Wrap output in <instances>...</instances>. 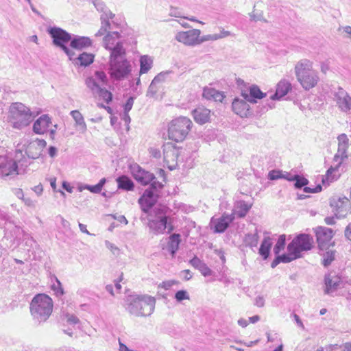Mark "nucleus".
Wrapping results in <instances>:
<instances>
[{"label":"nucleus","mask_w":351,"mask_h":351,"mask_svg":"<svg viewBox=\"0 0 351 351\" xmlns=\"http://www.w3.org/2000/svg\"><path fill=\"white\" fill-rule=\"evenodd\" d=\"M291 84L289 81L286 80H280L277 84L275 93L270 96V99L271 100H280L291 90Z\"/></svg>","instance_id":"25"},{"label":"nucleus","mask_w":351,"mask_h":351,"mask_svg":"<svg viewBox=\"0 0 351 351\" xmlns=\"http://www.w3.org/2000/svg\"><path fill=\"white\" fill-rule=\"evenodd\" d=\"M171 71H165V72H160L157 75L154 77V78L152 80V81L156 83H160L162 82L165 80L166 77L170 73Z\"/></svg>","instance_id":"49"},{"label":"nucleus","mask_w":351,"mask_h":351,"mask_svg":"<svg viewBox=\"0 0 351 351\" xmlns=\"http://www.w3.org/2000/svg\"><path fill=\"white\" fill-rule=\"evenodd\" d=\"M250 20L252 21L257 22V21H263L265 23L267 22V21L263 17V13H260V14L252 13L250 14Z\"/></svg>","instance_id":"55"},{"label":"nucleus","mask_w":351,"mask_h":351,"mask_svg":"<svg viewBox=\"0 0 351 351\" xmlns=\"http://www.w3.org/2000/svg\"><path fill=\"white\" fill-rule=\"evenodd\" d=\"M215 36H216L215 34L204 35L203 36H200V35H199V39H198V44H201V43L208 41V40H217V38H215Z\"/></svg>","instance_id":"56"},{"label":"nucleus","mask_w":351,"mask_h":351,"mask_svg":"<svg viewBox=\"0 0 351 351\" xmlns=\"http://www.w3.org/2000/svg\"><path fill=\"white\" fill-rule=\"evenodd\" d=\"M201 31L197 29H193L186 32H179L176 35V40L180 43L189 46L198 45L199 36Z\"/></svg>","instance_id":"17"},{"label":"nucleus","mask_w":351,"mask_h":351,"mask_svg":"<svg viewBox=\"0 0 351 351\" xmlns=\"http://www.w3.org/2000/svg\"><path fill=\"white\" fill-rule=\"evenodd\" d=\"M47 32L52 39V44L60 49L70 44L72 39L71 34L59 27H49Z\"/></svg>","instance_id":"9"},{"label":"nucleus","mask_w":351,"mask_h":351,"mask_svg":"<svg viewBox=\"0 0 351 351\" xmlns=\"http://www.w3.org/2000/svg\"><path fill=\"white\" fill-rule=\"evenodd\" d=\"M9 114V122L15 129L21 130L27 126L33 119L30 109L20 102L11 104Z\"/></svg>","instance_id":"4"},{"label":"nucleus","mask_w":351,"mask_h":351,"mask_svg":"<svg viewBox=\"0 0 351 351\" xmlns=\"http://www.w3.org/2000/svg\"><path fill=\"white\" fill-rule=\"evenodd\" d=\"M215 35H216V36L215 37V38H217V40H219L221 38L228 37L229 36H232V34L230 32L224 30L223 29L220 31L219 34H215Z\"/></svg>","instance_id":"60"},{"label":"nucleus","mask_w":351,"mask_h":351,"mask_svg":"<svg viewBox=\"0 0 351 351\" xmlns=\"http://www.w3.org/2000/svg\"><path fill=\"white\" fill-rule=\"evenodd\" d=\"M103 42L105 49L109 48L114 44L115 37H112V34H110L108 32L106 35L103 38Z\"/></svg>","instance_id":"45"},{"label":"nucleus","mask_w":351,"mask_h":351,"mask_svg":"<svg viewBox=\"0 0 351 351\" xmlns=\"http://www.w3.org/2000/svg\"><path fill=\"white\" fill-rule=\"evenodd\" d=\"M338 145H348V138L346 134H341L337 137Z\"/></svg>","instance_id":"59"},{"label":"nucleus","mask_w":351,"mask_h":351,"mask_svg":"<svg viewBox=\"0 0 351 351\" xmlns=\"http://www.w3.org/2000/svg\"><path fill=\"white\" fill-rule=\"evenodd\" d=\"M192 115L195 121L199 125L205 124L210 120V110L204 107L194 109Z\"/></svg>","instance_id":"26"},{"label":"nucleus","mask_w":351,"mask_h":351,"mask_svg":"<svg viewBox=\"0 0 351 351\" xmlns=\"http://www.w3.org/2000/svg\"><path fill=\"white\" fill-rule=\"evenodd\" d=\"M159 197L160 195L158 193H156V192L153 191L149 188L147 189L142 196L138 199V203L142 211L145 213H148L156 204Z\"/></svg>","instance_id":"16"},{"label":"nucleus","mask_w":351,"mask_h":351,"mask_svg":"<svg viewBox=\"0 0 351 351\" xmlns=\"http://www.w3.org/2000/svg\"><path fill=\"white\" fill-rule=\"evenodd\" d=\"M286 245V235L281 234L278 237L277 243L275 244L273 251L274 254H278L281 252L282 250H284Z\"/></svg>","instance_id":"39"},{"label":"nucleus","mask_w":351,"mask_h":351,"mask_svg":"<svg viewBox=\"0 0 351 351\" xmlns=\"http://www.w3.org/2000/svg\"><path fill=\"white\" fill-rule=\"evenodd\" d=\"M348 147V145H338V149H337V153L338 154H339V156H341L344 158H348V155H347Z\"/></svg>","instance_id":"57"},{"label":"nucleus","mask_w":351,"mask_h":351,"mask_svg":"<svg viewBox=\"0 0 351 351\" xmlns=\"http://www.w3.org/2000/svg\"><path fill=\"white\" fill-rule=\"evenodd\" d=\"M203 263L204 262L197 256H194V257L189 261V264L197 270L203 265Z\"/></svg>","instance_id":"52"},{"label":"nucleus","mask_w":351,"mask_h":351,"mask_svg":"<svg viewBox=\"0 0 351 351\" xmlns=\"http://www.w3.org/2000/svg\"><path fill=\"white\" fill-rule=\"evenodd\" d=\"M56 283H53L51 288L54 291L55 295L58 298H61L64 294V290L62 287L61 282L57 277H55Z\"/></svg>","instance_id":"40"},{"label":"nucleus","mask_w":351,"mask_h":351,"mask_svg":"<svg viewBox=\"0 0 351 351\" xmlns=\"http://www.w3.org/2000/svg\"><path fill=\"white\" fill-rule=\"evenodd\" d=\"M156 84H156L153 81H152L150 85L148 87L147 93H146V96L147 97H151V98L156 97V95L158 91V88L156 86Z\"/></svg>","instance_id":"43"},{"label":"nucleus","mask_w":351,"mask_h":351,"mask_svg":"<svg viewBox=\"0 0 351 351\" xmlns=\"http://www.w3.org/2000/svg\"><path fill=\"white\" fill-rule=\"evenodd\" d=\"M179 282L176 280H167L163 281L161 284L159 285V287H162L165 290L169 289L173 285H178Z\"/></svg>","instance_id":"54"},{"label":"nucleus","mask_w":351,"mask_h":351,"mask_svg":"<svg viewBox=\"0 0 351 351\" xmlns=\"http://www.w3.org/2000/svg\"><path fill=\"white\" fill-rule=\"evenodd\" d=\"M101 26L104 27L106 30L109 32L108 30L111 28V24L110 21L108 20L107 16L106 15H101Z\"/></svg>","instance_id":"53"},{"label":"nucleus","mask_w":351,"mask_h":351,"mask_svg":"<svg viewBox=\"0 0 351 351\" xmlns=\"http://www.w3.org/2000/svg\"><path fill=\"white\" fill-rule=\"evenodd\" d=\"M181 243V235L179 233H173L169 237L167 243V250L172 257H175L179 245Z\"/></svg>","instance_id":"30"},{"label":"nucleus","mask_w":351,"mask_h":351,"mask_svg":"<svg viewBox=\"0 0 351 351\" xmlns=\"http://www.w3.org/2000/svg\"><path fill=\"white\" fill-rule=\"evenodd\" d=\"M174 298L178 302H181L184 300H189V295L186 290H179L176 291Z\"/></svg>","instance_id":"44"},{"label":"nucleus","mask_w":351,"mask_h":351,"mask_svg":"<svg viewBox=\"0 0 351 351\" xmlns=\"http://www.w3.org/2000/svg\"><path fill=\"white\" fill-rule=\"evenodd\" d=\"M96 82H99L102 86H107L109 83L106 73L104 71H95L94 76H92Z\"/></svg>","instance_id":"38"},{"label":"nucleus","mask_w":351,"mask_h":351,"mask_svg":"<svg viewBox=\"0 0 351 351\" xmlns=\"http://www.w3.org/2000/svg\"><path fill=\"white\" fill-rule=\"evenodd\" d=\"M126 310L136 317L151 315L155 308L156 300L147 295H129L125 300Z\"/></svg>","instance_id":"1"},{"label":"nucleus","mask_w":351,"mask_h":351,"mask_svg":"<svg viewBox=\"0 0 351 351\" xmlns=\"http://www.w3.org/2000/svg\"><path fill=\"white\" fill-rule=\"evenodd\" d=\"M338 168L337 167H330L327 171L325 175V177L322 178V184L324 185H329V183L332 182L334 180V178L332 176V174L334 171H337Z\"/></svg>","instance_id":"42"},{"label":"nucleus","mask_w":351,"mask_h":351,"mask_svg":"<svg viewBox=\"0 0 351 351\" xmlns=\"http://www.w3.org/2000/svg\"><path fill=\"white\" fill-rule=\"evenodd\" d=\"M267 178L270 180H276L278 179H281L282 171L279 169H274L269 171L268 173Z\"/></svg>","instance_id":"46"},{"label":"nucleus","mask_w":351,"mask_h":351,"mask_svg":"<svg viewBox=\"0 0 351 351\" xmlns=\"http://www.w3.org/2000/svg\"><path fill=\"white\" fill-rule=\"evenodd\" d=\"M61 50L69 57L70 60H73L74 62L75 58H73V57L75 56V53L73 50H71L68 46L64 47Z\"/></svg>","instance_id":"58"},{"label":"nucleus","mask_w":351,"mask_h":351,"mask_svg":"<svg viewBox=\"0 0 351 351\" xmlns=\"http://www.w3.org/2000/svg\"><path fill=\"white\" fill-rule=\"evenodd\" d=\"M132 175L134 179L142 185H147L155 179L154 173L145 171L140 166L134 168Z\"/></svg>","instance_id":"20"},{"label":"nucleus","mask_w":351,"mask_h":351,"mask_svg":"<svg viewBox=\"0 0 351 351\" xmlns=\"http://www.w3.org/2000/svg\"><path fill=\"white\" fill-rule=\"evenodd\" d=\"M192 125V121L185 117H180L172 120L168 128L169 138L177 143L183 141L187 136Z\"/></svg>","instance_id":"6"},{"label":"nucleus","mask_w":351,"mask_h":351,"mask_svg":"<svg viewBox=\"0 0 351 351\" xmlns=\"http://www.w3.org/2000/svg\"><path fill=\"white\" fill-rule=\"evenodd\" d=\"M169 217L167 215L159 217L158 219L149 220L148 226L149 229L156 234L165 232Z\"/></svg>","instance_id":"22"},{"label":"nucleus","mask_w":351,"mask_h":351,"mask_svg":"<svg viewBox=\"0 0 351 351\" xmlns=\"http://www.w3.org/2000/svg\"><path fill=\"white\" fill-rule=\"evenodd\" d=\"M247 102L244 98H234L232 103L233 112L241 117H247L249 114H252Z\"/></svg>","instance_id":"19"},{"label":"nucleus","mask_w":351,"mask_h":351,"mask_svg":"<svg viewBox=\"0 0 351 351\" xmlns=\"http://www.w3.org/2000/svg\"><path fill=\"white\" fill-rule=\"evenodd\" d=\"M298 80L305 90L315 87L319 80L315 71L312 69V63L308 60H302L295 66Z\"/></svg>","instance_id":"5"},{"label":"nucleus","mask_w":351,"mask_h":351,"mask_svg":"<svg viewBox=\"0 0 351 351\" xmlns=\"http://www.w3.org/2000/svg\"><path fill=\"white\" fill-rule=\"evenodd\" d=\"M46 145L47 143L44 139L36 138L35 141L30 142L25 149V154L28 159L38 158Z\"/></svg>","instance_id":"18"},{"label":"nucleus","mask_w":351,"mask_h":351,"mask_svg":"<svg viewBox=\"0 0 351 351\" xmlns=\"http://www.w3.org/2000/svg\"><path fill=\"white\" fill-rule=\"evenodd\" d=\"M252 206V203H247L244 200L237 201L234 204V210L233 215H236L239 218H243L250 211Z\"/></svg>","instance_id":"29"},{"label":"nucleus","mask_w":351,"mask_h":351,"mask_svg":"<svg viewBox=\"0 0 351 351\" xmlns=\"http://www.w3.org/2000/svg\"><path fill=\"white\" fill-rule=\"evenodd\" d=\"M233 214H227L224 213L219 218H211L210 226L215 233H223L229 227L230 224L234 221Z\"/></svg>","instance_id":"15"},{"label":"nucleus","mask_w":351,"mask_h":351,"mask_svg":"<svg viewBox=\"0 0 351 351\" xmlns=\"http://www.w3.org/2000/svg\"><path fill=\"white\" fill-rule=\"evenodd\" d=\"M266 93H263L257 85H252L249 88V93L245 90L241 92V96L249 103L256 104L258 99L265 97Z\"/></svg>","instance_id":"21"},{"label":"nucleus","mask_w":351,"mask_h":351,"mask_svg":"<svg viewBox=\"0 0 351 351\" xmlns=\"http://www.w3.org/2000/svg\"><path fill=\"white\" fill-rule=\"evenodd\" d=\"M116 181L118 189L125 191H132L134 189V183L128 176L122 175L119 176Z\"/></svg>","instance_id":"31"},{"label":"nucleus","mask_w":351,"mask_h":351,"mask_svg":"<svg viewBox=\"0 0 351 351\" xmlns=\"http://www.w3.org/2000/svg\"><path fill=\"white\" fill-rule=\"evenodd\" d=\"M333 100L338 109L344 113H348L351 110V96L341 86H338L332 90Z\"/></svg>","instance_id":"10"},{"label":"nucleus","mask_w":351,"mask_h":351,"mask_svg":"<svg viewBox=\"0 0 351 351\" xmlns=\"http://www.w3.org/2000/svg\"><path fill=\"white\" fill-rule=\"evenodd\" d=\"M50 124H51V121L49 116L48 114H43L34 123L33 132L37 134H43L47 132Z\"/></svg>","instance_id":"24"},{"label":"nucleus","mask_w":351,"mask_h":351,"mask_svg":"<svg viewBox=\"0 0 351 351\" xmlns=\"http://www.w3.org/2000/svg\"><path fill=\"white\" fill-rule=\"evenodd\" d=\"M322 264L325 267H328L332 262L335 260V250H327L322 254Z\"/></svg>","instance_id":"37"},{"label":"nucleus","mask_w":351,"mask_h":351,"mask_svg":"<svg viewBox=\"0 0 351 351\" xmlns=\"http://www.w3.org/2000/svg\"><path fill=\"white\" fill-rule=\"evenodd\" d=\"M215 93V89L213 88H204L203 90V97L207 99H213Z\"/></svg>","instance_id":"48"},{"label":"nucleus","mask_w":351,"mask_h":351,"mask_svg":"<svg viewBox=\"0 0 351 351\" xmlns=\"http://www.w3.org/2000/svg\"><path fill=\"white\" fill-rule=\"evenodd\" d=\"M66 317H67V322L69 324L74 325V324H77L80 323L79 318L74 315H69L68 314L66 315Z\"/></svg>","instance_id":"61"},{"label":"nucleus","mask_w":351,"mask_h":351,"mask_svg":"<svg viewBox=\"0 0 351 351\" xmlns=\"http://www.w3.org/2000/svg\"><path fill=\"white\" fill-rule=\"evenodd\" d=\"M85 84L95 97H99L107 104H109L112 101V93L106 88H101L93 77H88L86 79Z\"/></svg>","instance_id":"14"},{"label":"nucleus","mask_w":351,"mask_h":351,"mask_svg":"<svg viewBox=\"0 0 351 351\" xmlns=\"http://www.w3.org/2000/svg\"><path fill=\"white\" fill-rule=\"evenodd\" d=\"M163 186H164L161 182L154 180L149 183V189L159 194L160 191L163 188Z\"/></svg>","instance_id":"47"},{"label":"nucleus","mask_w":351,"mask_h":351,"mask_svg":"<svg viewBox=\"0 0 351 351\" xmlns=\"http://www.w3.org/2000/svg\"><path fill=\"white\" fill-rule=\"evenodd\" d=\"M153 60L147 55L142 56L140 58V70L139 74L147 73L152 66Z\"/></svg>","instance_id":"34"},{"label":"nucleus","mask_w":351,"mask_h":351,"mask_svg":"<svg viewBox=\"0 0 351 351\" xmlns=\"http://www.w3.org/2000/svg\"><path fill=\"white\" fill-rule=\"evenodd\" d=\"M92 40L89 37L72 34V39L70 43V47L72 49L82 51L92 46Z\"/></svg>","instance_id":"23"},{"label":"nucleus","mask_w":351,"mask_h":351,"mask_svg":"<svg viewBox=\"0 0 351 351\" xmlns=\"http://www.w3.org/2000/svg\"><path fill=\"white\" fill-rule=\"evenodd\" d=\"M271 246V239L269 237H265L262 241L258 250V253L263 260H267L269 258Z\"/></svg>","instance_id":"32"},{"label":"nucleus","mask_w":351,"mask_h":351,"mask_svg":"<svg viewBox=\"0 0 351 351\" xmlns=\"http://www.w3.org/2000/svg\"><path fill=\"white\" fill-rule=\"evenodd\" d=\"M295 174H292L289 172H282V178L281 179H285L286 180L293 182L294 180H295Z\"/></svg>","instance_id":"62"},{"label":"nucleus","mask_w":351,"mask_h":351,"mask_svg":"<svg viewBox=\"0 0 351 351\" xmlns=\"http://www.w3.org/2000/svg\"><path fill=\"white\" fill-rule=\"evenodd\" d=\"M106 49L110 51L109 63L119 61V58H125L126 52L121 41L117 42L114 47L111 46Z\"/></svg>","instance_id":"27"},{"label":"nucleus","mask_w":351,"mask_h":351,"mask_svg":"<svg viewBox=\"0 0 351 351\" xmlns=\"http://www.w3.org/2000/svg\"><path fill=\"white\" fill-rule=\"evenodd\" d=\"M71 115L75 120L76 125L80 127V130L82 132H85L87 128L82 114L78 110H75L71 112Z\"/></svg>","instance_id":"35"},{"label":"nucleus","mask_w":351,"mask_h":351,"mask_svg":"<svg viewBox=\"0 0 351 351\" xmlns=\"http://www.w3.org/2000/svg\"><path fill=\"white\" fill-rule=\"evenodd\" d=\"M94 60L95 56L93 53L83 52L74 59V63L81 66L86 67L91 64Z\"/></svg>","instance_id":"33"},{"label":"nucleus","mask_w":351,"mask_h":351,"mask_svg":"<svg viewBox=\"0 0 351 351\" xmlns=\"http://www.w3.org/2000/svg\"><path fill=\"white\" fill-rule=\"evenodd\" d=\"M344 287L343 278L341 275L330 271L324 276V293L331 295L339 289Z\"/></svg>","instance_id":"11"},{"label":"nucleus","mask_w":351,"mask_h":351,"mask_svg":"<svg viewBox=\"0 0 351 351\" xmlns=\"http://www.w3.org/2000/svg\"><path fill=\"white\" fill-rule=\"evenodd\" d=\"M287 251V254L285 253L282 254H275V258L271 263V268H275L280 263H288L295 259L300 258L298 255H295V254L294 253L295 252H293L291 250Z\"/></svg>","instance_id":"28"},{"label":"nucleus","mask_w":351,"mask_h":351,"mask_svg":"<svg viewBox=\"0 0 351 351\" xmlns=\"http://www.w3.org/2000/svg\"><path fill=\"white\" fill-rule=\"evenodd\" d=\"M313 239L308 234L300 233L296 235L288 244L287 250L295 252L299 258L302 257V252L309 251L313 248Z\"/></svg>","instance_id":"7"},{"label":"nucleus","mask_w":351,"mask_h":351,"mask_svg":"<svg viewBox=\"0 0 351 351\" xmlns=\"http://www.w3.org/2000/svg\"><path fill=\"white\" fill-rule=\"evenodd\" d=\"M200 273L205 277L210 276L213 274V271L204 263L203 265L198 269Z\"/></svg>","instance_id":"51"},{"label":"nucleus","mask_w":351,"mask_h":351,"mask_svg":"<svg viewBox=\"0 0 351 351\" xmlns=\"http://www.w3.org/2000/svg\"><path fill=\"white\" fill-rule=\"evenodd\" d=\"M53 306V300L49 295L38 293L32 298L29 309L34 319L41 323L49 319L52 313Z\"/></svg>","instance_id":"2"},{"label":"nucleus","mask_w":351,"mask_h":351,"mask_svg":"<svg viewBox=\"0 0 351 351\" xmlns=\"http://www.w3.org/2000/svg\"><path fill=\"white\" fill-rule=\"evenodd\" d=\"M258 239L259 236L257 232L254 234L248 233L245 234L243 241L246 246L253 248L257 246Z\"/></svg>","instance_id":"36"},{"label":"nucleus","mask_w":351,"mask_h":351,"mask_svg":"<svg viewBox=\"0 0 351 351\" xmlns=\"http://www.w3.org/2000/svg\"><path fill=\"white\" fill-rule=\"evenodd\" d=\"M344 234L346 239L351 241V222L348 223V225L346 226Z\"/></svg>","instance_id":"64"},{"label":"nucleus","mask_w":351,"mask_h":351,"mask_svg":"<svg viewBox=\"0 0 351 351\" xmlns=\"http://www.w3.org/2000/svg\"><path fill=\"white\" fill-rule=\"evenodd\" d=\"M315 233L319 251L327 250L331 245V240L334 236L332 229L318 226L315 229Z\"/></svg>","instance_id":"12"},{"label":"nucleus","mask_w":351,"mask_h":351,"mask_svg":"<svg viewBox=\"0 0 351 351\" xmlns=\"http://www.w3.org/2000/svg\"><path fill=\"white\" fill-rule=\"evenodd\" d=\"M134 99H135L134 97L130 96L127 99L125 104L123 106L124 114H127L131 110V109L133 106Z\"/></svg>","instance_id":"50"},{"label":"nucleus","mask_w":351,"mask_h":351,"mask_svg":"<svg viewBox=\"0 0 351 351\" xmlns=\"http://www.w3.org/2000/svg\"><path fill=\"white\" fill-rule=\"evenodd\" d=\"M30 164L22 151L16 150L15 160L6 156H0V176L2 177L14 176L19 173V167L26 168Z\"/></svg>","instance_id":"3"},{"label":"nucleus","mask_w":351,"mask_h":351,"mask_svg":"<svg viewBox=\"0 0 351 351\" xmlns=\"http://www.w3.org/2000/svg\"><path fill=\"white\" fill-rule=\"evenodd\" d=\"M329 204L337 218L346 217L350 208V202L346 197H332Z\"/></svg>","instance_id":"13"},{"label":"nucleus","mask_w":351,"mask_h":351,"mask_svg":"<svg viewBox=\"0 0 351 351\" xmlns=\"http://www.w3.org/2000/svg\"><path fill=\"white\" fill-rule=\"evenodd\" d=\"M295 180H294L293 182H295L294 183V187L296 189H303L305 186H307L309 183V181L308 179L305 178L304 177L295 173Z\"/></svg>","instance_id":"41"},{"label":"nucleus","mask_w":351,"mask_h":351,"mask_svg":"<svg viewBox=\"0 0 351 351\" xmlns=\"http://www.w3.org/2000/svg\"><path fill=\"white\" fill-rule=\"evenodd\" d=\"M224 97H225V96L222 92H220L215 89V93L214 97L213 99L214 101L222 102Z\"/></svg>","instance_id":"63"},{"label":"nucleus","mask_w":351,"mask_h":351,"mask_svg":"<svg viewBox=\"0 0 351 351\" xmlns=\"http://www.w3.org/2000/svg\"><path fill=\"white\" fill-rule=\"evenodd\" d=\"M132 71L130 62L123 58L121 60L109 63L108 73L114 81H121L126 78Z\"/></svg>","instance_id":"8"}]
</instances>
